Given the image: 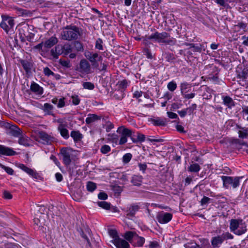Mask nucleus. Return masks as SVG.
<instances>
[{
  "label": "nucleus",
  "mask_w": 248,
  "mask_h": 248,
  "mask_svg": "<svg viewBox=\"0 0 248 248\" xmlns=\"http://www.w3.org/2000/svg\"><path fill=\"white\" fill-rule=\"evenodd\" d=\"M59 63L63 67L66 68H70L71 67L70 62L69 60H63L60 59L59 60Z\"/></svg>",
  "instance_id": "52"
},
{
  "label": "nucleus",
  "mask_w": 248,
  "mask_h": 248,
  "mask_svg": "<svg viewBox=\"0 0 248 248\" xmlns=\"http://www.w3.org/2000/svg\"><path fill=\"white\" fill-rule=\"evenodd\" d=\"M150 121L155 126H165L167 124L166 120L165 118L156 117L151 118Z\"/></svg>",
  "instance_id": "21"
},
{
  "label": "nucleus",
  "mask_w": 248,
  "mask_h": 248,
  "mask_svg": "<svg viewBox=\"0 0 248 248\" xmlns=\"http://www.w3.org/2000/svg\"><path fill=\"white\" fill-rule=\"evenodd\" d=\"M19 62L26 74L31 73L33 66V63L31 60H21Z\"/></svg>",
  "instance_id": "14"
},
{
  "label": "nucleus",
  "mask_w": 248,
  "mask_h": 248,
  "mask_svg": "<svg viewBox=\"0 0 248 248\" xmlns=\"http://www.w3.org/2000/svg\"><path fill=\"white\" fill-rule=\"evenodd\" d=\"M159 246V244L156 241L150 242L149 245V248H157Z\"/></svg>",
  "instance_id": "63"
},
{
  "label": "nucleus",
  "mask_w": 248,
  "mask_h": 248,
  "mask_svg": "<svg viewBox=\"0 0 248 248\" xmlns=\"http://www.w3.org/2000/svg\"><path fill=\"white\" fill-rule=\"evenodd\" d=\"M86 186L87 190L90 192H93L96 188V184L92 182H88Z\"/></svg>",
  "instance_id": "44"
},
{
  "label": "nucleus",
  "mask_w": 248,
  "mask_h": 248,
  "mask_svg": "<svg viewBox=\"0 0 248 248\" xmlns=\"http://www.w3.org/2000/svg\"><path fill=\"white\" fill-rule=\"evenodd\" d=\"M53 109V106L47 103H46L44 105L43 110L48 115H53L52 110Z\"/></svg>",
  "instance_id": "34"
},
{
  "label": "nucleus",
  "mask_w": 248,
  "mask_h": 248,
  "mask_svg": "<svg viewBox=\"0 0 248 248\" xmlns=\"http://www.w3.org/2000/svg\"><path fill=\"white\" fill-rule=\"evenodd\" d=\"M0 167L3 169V170H5V171L8 174H10V175H12L14 173V170H13L10 168V167H6L4 165H3L2 164H0Z\"/></svg>",
  "instance_id": "55"
},
{
  "label": "nucleus",
  "mask_w": 248,
  "mask_h": 248,
  "mask_svg": "<svg viewBox=\"0 0 248 248\" xmlns=\"http://www.w3.org/2000/svg\"><path fill=\"white\" fill-rule=\"evenodd\" d=\"M139 209L140 207L138 205H131L125 211L126 216L128 217H134L136 213L139 210Z\"/></svg>",
  "instance_id": "22"
},
{
  "label": "nucleus",
  "mask_w": 248,
  "mask_h": 248,
  "mask_svg": "<svg viewBox=\"0 0 248 248\" xmlns=\"http://www.w3.org/2000/svg\"><path fill=\"white\" fill-rule=\"evenodd\" d=\"M82 86L84 89L92 90L94 88L93 83L91 82H85L82 84Z\"/></svg>",
  "instance_id": "47"
},
{
  "label": "nucleus",
  "mask_w": 248,
  "mask_h": 248,
  "mask_svg": "<svg viewBox=\"0 0 248 248\" xmlns=\"http://www.w3.org/2000/svg\"><path fill=\"white\" fill-rule=\"evenodd\" d=\"M116 132L119 136V142L120 145L124 144L127 141V138L131 137L132 135L131 130L126 128L124 126L119 127Z\"/></svg>",
  "instance_id": "4"
},
{
  "label": "nucleus",
  "mask_w": 248,
  "mask_h": 248,
  "mask_svg": "<svg viewBox=\"0 0 248 248\" xmlns=\"http://www.w3.org/2000/svg\"><path fill=\"white\" fill-rule=\"evenodd\" d=\"M98 206L106 210H108L110 207V204L108 202L102 201L98 202L97 203Z\"/></svg>",
  "instance_id": "41"
},
{
  "label": "nucleus",
  "mask_w": 248,
  "mask_h": 248,
  "mask_svg": "<svg viewBox=\"0 0 248 248\" xmlns=\"http://www.w3.org/2000/svg\"><path fill=\"white\" fill-rule=\"evenodd\" d=\"M30 138L23 133H22L18 137V143L20 145H22L24 146H29L30 145Z\"/></svg>",
  "instance_id": "20"
},
{
  "label": "nucleus",
  "mask_w": 248,
  "mask_h": 248,
  "mask_svg": "<svg viewBox=\"0 0 248 248\" xmlns=\"http://www.w3.org/2000/svg\"><path fill=\"white\" fill-rule=\"evenodd\" d=\"M70 136L73 138L75 143L80 141L83 138V135L78 130L72 131L70 133Z\"/></svg>",
  "instance_id": "25"
},
{
  "label": "nucleus",
  "mask_w": 248,
  "mask_h": 248,
  "mask_svg": "<svg viewBox=\"0 0 248 248\" xmlns=\"http://www.w3.org/2000/svg\"><path fill=\"white\" fill-rule=\"evenodd\" d=\"M167 88L170 91L173 92L177 88V84L175 82L172 81L168 84Z\"/></svg>",
  "instance_id": "50"
},
{
  "label": "nucleus",
  "mask_w": 248,
  "mask_h": 248,
  "mask_svg": "<svg viewBox=\"0 0 248 248\" xmlns=\"http://www.w3.org/2000/svg\"><path fill=\"white\" fill-rule=\"evenodd\" d=\"M182 95L183 96L184 98L186 99H189L194 98L195 96V93H185L182 94Z\"/></svg>",
  "instance_id": "60"
},
{
  "label": "nucleus",
  "mask_w": 248,
  "mask_h": 248,
  "mask_svg": "<svg viewBox=\"0 0 248 248\" xmlns=\"http://www.w3.org/2000/svg\"><path fill=\"white\" fill-rule=\"evenodd\" d=\"M136 234L137 233L134 232L128 231L124 233V237L125 240L131 244L132 240Z\"/></svg>",
  "instance_id": "32"
},
{
  "label": "nucleus",
  "mask_w": 248,
  "mask_h": 248,
  "mask_svg": "<svg viewBox=\"0 0 248 248\" xmlns=\"http://www.w3.org/2000/svg\"><path fill=\"white\" fill-rule=\"evenodd\" d=\"M16 154L12 149L0 144V155L12 156Z\"/></svg>",
  "instance_id": "16"
},
{
  "label": "nucleus",
  "mask_w": 248,
  "mask_h": 248,
  "mask_svg": "<svg viewBox=\"0 0 248 248\" xmlns=\"http://www.w3.org/2000/svg\"><path fill=\"white\" fill-rule=\"evenodd\" d=\"M119 136L118 134L115 133H109L107 135V141L112 144L113 147L117 145H119Z\"/></svg>",
  "instance_id": "15"
},
{
  "label": "nucleus",
  "mask_w": 248,
  "mask_h": 248,
  "mask_svg": "<svg viewBox=\"0 0 248 248\" xmlns=\"http://www.w3.org/2000/svg\"><path fill=\"white\" fill-rule=\"evenodd\" d=\"M100 150L102 154H106L111 151V148L109 145L105 144L101 146Z\"/></svg>",
  "instance_id": "45"
},
{
  "label": "nucleus",
  "mask_w": 248,
  "mask_h": 248,
  "mask_svg": "<svg viewBox=\"0 0 248 248\" xmlns=\"http://www.w3.org/2000/svg\"><path fill=\"white\" fill-rule=\"evenodd\" d=\"M137 139L131 137V140L133 143H137L138 142H143L145 140V136L144 134L137 133Z\"/></svg>",
  "instance_id": "36"
},
{
  "label": "nucleus",
  "mask_w": 248,
  "mask_h": 248,
  "mask_svg": "<svg viewBox=\"0 0 248 248\" xmlns=\"http://www.w3.org/2000/svg\"><path fill=\"white\" fill-rule=\"evenodd\" d=\"M62 51V53L65 55H67L72 51V47L69 44H64L62 46H61Z\"/></svg>",
  "instance_id": "40"
},
{
  "label": "nucleus",
  "mask_w": 248,
  "mask_h": 248,
  "mask_svg": "<svg viewBox=\"0 0 248 248\" xmlns=\"http://www.w3.org/2000/svg\"><path fill=\"white\" fill-rule=\"evenodd\" d=\"M67 124L62 123H61L58 126V130L61 136L65 140L69 138V131L67 129Z\"/></svg>",
  "instance_id": "13"
},
{
  "label": "nucleus",
  "mask_w": 248,
  "mask_h": 248,
  "mask_svg": "<svg viewBox=\"0 0 248 248\" xmlns=\"http://www.w3.org/2000/svg\"><path fill=\"white\" fill-rule=\"evenodd\" d=\"M212 246L214 248H218L223 243L221 237L217 235L212 237L211 241Z\"/></svg>",
  "instance_id": "30"
},
{
  "label": "nucleus",
  "mask_w": 248,
  "mask_h": 248,
  "mask_svg": "<svg viewBox=\"0 0 248 248\" xmlns=\"http://www.w3.org/2000/svg\"><path fill=\"white\" fill-rule=\"evenodd\" d=\"M61 153L62 156L63 163L66 166L69 165L71 163L72 150L63 148L61 149Z\"/></svg>",
  "instance_id": "11"
},
{
  "label": "nucleus",
  "mask_w": 248,
  "mask_h": 248,
  "mask_svg": "<svg viewBox=\"0 0 248 248\" xmlns=\"http://www.w3.org/2000/svg\"><path fill=\"white\" fill-rule=\"evenodd\" d=\"M77 70L83 75H88L93 72L91 65L85 59H81L77 67Z\"/></svg>",
  "instance_id": "7"
},
{
  "label": "nucleus",
  "mask_w": 248,
  "mask_h": 248,
  "mask_svg": "<svg viewBox=\"0 0 248 248\" xmlns=\"http://www.w3.org/2000/svg\"><path fill=\"white\" fill-rule=\"evenodd\" d=\"M143 177L140 175H134L131 177V183L136 186H140L141 185Z\"/></svg>",
  "instance_id": "26"
},
{
  "label": "nucleus",
  "mask_w": 248,
  "mask_h": 248,
  "mask_svg": "<svg viewBox=\"0 0 248 248\" xmlns=\"http://www.w3.org/2000/svg\"><path fill=\"white\" fill-rule=\"evenodd\" d=\"M230 230L235 234L241 235L247 232V225L242 219H232L230 222Z\"/></svg>",
  "instance_id": "3"
},
{
  "label": "nucleus",
  "mask_w": 248,
  "mask_h": 248,
  "mask_svg": "<svg viewBox=\"0 0 248 248\" xmlns=\"http://www.w3.org/2000/svg\"><path fill=\"white\" fill-rule=\"evenodd\" d=\"M222 98L224 104L227 106L229 108H231L232 107L234 106V102L230 96H222Z\"/></svg>",
  "instance_id": "29"
},
{
  "label": "nucleus",
  "mask_w": 248,
  "mask_h": 248,
  "mask_svg": "<svg viewBox=\"0 0 248 248\" xmlns=\"http://www.w3.org/2000/svg\"><path fill=\"white\" fill-rule=\"evenodd\" d=\"M30 90L32 92L39 95H41L44 93L43 88L33 81L31 83Z\"/></svg>",
  "instance_id": "18"
},
{
  "label": "nucleus",
  "mask_w": 248,
  "mask_h": 248,
  "mask_svg": "<svg viewBox=\"0 0 248 248\" xmlns=\"http://www.w3.org/2000/svg\"><path fill=\"white\" fill-rule=\"evenodd\" d=\"M132 157V155L130 153H127L123 156V162L124 164H127L130 162Z\"/></svg>",
  "instance_id": "46"
},
{
  "label": "nucleus",
  "mask_w": 248,
  "mask_h": 248,
  "mask_svg": "<svg viewBox=\"0 0 248 248\" xmlns=\"http://www.w3.org/2000/svg\"><path fill=\"white\" fill-rule=\"evenodd\" d=\"M238 128L241 129V130H239L238 133L239 135V138L241 139H246L248 137V130L247 129L242 127L240 126H237Z\"/></svg>",
  "instance_id": "31"
},
{
  "label": "nucleus",
  "mask_w": 248,
  "mask_h": 248,
  "mask_svg": "<svg viewBox=\"0 0 248 248\" xmlns=\"http://www.w3.org/2000/svg\"><path fill=\"white\" fill-rule=\"evenodd\" d=\"M98 197L100 200H105L108 198V195L104 192H100L98 194Z\"/></svg>",
  "instance_id": "62"
},
{
  "label": "nucleus",
  "mask_w": 248,
  "mask_h": 248,
  "mask_svg": "<svg viewBox=\"0 0 248 248\" xmlns=\"http://www.w3.org/2000/svg\"><path fill=\"white\" fill-rule=\"evenodd\" d=\"M2 21L0 23V27L6 32L8 33L9 31L13 29L15 22L12 18L2 15L1 16Z\"/></svg>",
  "instance_id": "9"
},
{
  "label": "nucleus",
  "mask_w": 248,
  "mask_h": 248,
  "mask_svg": "<svg viewBox=\"0 0 248 248\" xmlns=\"http://www.w3.org/2000/svg\"><path fill=\"white\" fill-rule=\"evenodd\" d=\"M101 116H98L95 114H89L86 119V123L87 124H91L97 120L101 119Z\"/></svg>",
  "instance_id": "27"
},
{
  "label": "nucleus",
  "mask_w": 248,
  "mask_h": 248,
  "mask_svg": "<svg viewBox=\"0 0 248 248\" xmlns=\"http://www.w3.org/2000/svg\"><path fill=\"white\" fill-rule=\"evenodd\" d=\"M50 53L51 56L53 57L54 59H58L59 56L62 53L61 46L59 45L56 46L54 48L51 50Z\"/></svg>",
  "instance_id": "28"
},
{
  "label": "nucleus",
  "mask_w": 248,
  "mask_h": 248,
  "mask_svg": "<svg viewBox=\"0 0 248 248\" xmlns=\"http://www.w3.org/2000/svg\"><path fill=\"white\" fill-rule=\"evenodd\" d=\"M81 33L80 29L76 26H67L61 33L62 39L67 41L77 40Z\"/></svg>",
  "instance_id": "1"
},
{
  "label": "nucleus",
  "mask_w": 248,
  "mask_h": 248,
  "mask_svg": "<svg viewBox=\"0 0 248 248\" xmlns=\"http://www.w3.org/2000/svg\"><path fill=\"white\" fill-rule=\"evenodd\" d=\"M172 218V215L169 213L164 212H160L158 214L156 218L161 224H166L170 221Z\"/></svg>",
  "instance_id": "12"
},
{
  "label": "nucleus",
  "mask_w": 248,
  "mask_h": 248,
  "mask_svg": "<svg viewBox=\"0 0 248 248\" xmlns=\"http://www.w3.org/2000/svg\"><path fill=\"white\" fill-rule=\"evenodd\" d=\"M210 201H211L210 198H209L207 197H206V196H203V197L201 201V204L202 205L207 204L209 203Z\"/></svg>",
  "instance_id": "58"
},
{
  "label": "nucleus",
  "mask_w": 248,
  "mask_h": 248,
  "mask_svg": "<svg viewBox=\"0 0 248 248\" xmlns=\"http://www.w3.org/2000/svg\"><path fill=\"white\" fill-rule=\"evenodd\" d=\"M201 169L200 165L197 163L191 164L187 168V170L191 172H198Z\"/></svg>",
  "instance_id": "37"
},
{
  "label": "nucleus",
  "mask_w": 248,
  "mask_h": 248,
  "mask_svg": "<svg viewBox=\"0 0 248 248\" xmlns=\"http://www.w3.org/2000/svg\"><path fill=\"white\" fill-rule=\"evenodd\" d=\"M74 46L77 51L82 52L84 50V48L82 44L79 41H76L74 43Z\"/></svg>",
  "instance_id": "48"
},
{
  "label": "nucleus",
  "mask_w": 248,
  "mask_h": 248,
  "mask_svg": "<svg viewBox=\"0 0 248 248\" xmlns=\"http://www.w3.org/2000/svg\"><path fill=\"white\" fill-rule=\"evenodd\" d=\"M129 83V81H128L126 79H123L118 82L117 86L119 89L124 90L127 88Z\"/></svg>",
  "instance_id": "39"
},
{
  "label": "nucleus",
  "mask_w": 248,
  "mask_h": 248,
  "mask_svg": "<svg viewBox=\"0 0 248 248\" xmlns=\"http://www.w3.org/2000/svg\"><path fill=\"white\" fill-rule=\"evenodd\" d=\"M193 46L194 47L193 48L192 51L194 52L201 53L202 50H204L203 46L202 44H195V46Z\"/></svg>",
  "instance_id": "49"
},
{
  "label": "nucleus",
  "mask_w": 248,
  "mask_h": 248,
  "mask_svg": "<svg viewBox=\"0 0 248 248\" xmlns=\"http://www.w3.org/2000/svg\"><path fill=\"white\" fill-rule=\"evenodd\" d=\"M58 42V39L55 36H53L44 42L45 48H49L53 46Z\"/></svg>",
  "instance_id": "19"
},
{
  "label": "nucleus",
  "mask_w": 248,
  "mask_h": 248,
  "mask_svg": "<svg viewBox=\"0 0 248 248\" xmlns=\"http://www.w3.org/2000/svg\"><path fill=\"white\" fill-rule=\"evenodd\" d=\"M85 56L91 62L93 68H97L99 66L98 62H101L103 58L97 53L88 52L85 53Z\"/></svg>",
  "instance_id": "8"
},
{
  "label": "nucleus",
  "mask_w": 248,
  "mask_h": 248,
  "mask_svg": "<svg viewBox=\"0 0 248 248\" xmlns=\"http://www.w3.org/2000/svg\"><path fill=\"white\" fill-rule=\"evenodd\" d=\"M196 108L197 105L196 104H193L190 107L186 109L187 111V113L189 115H191L193 113L194 111L196 109Z\"/></svg>",
  "instance_id": "51"
},
{
  "label": "nucleus",
  "mask_w": 248,
  "mask_h": 248,
  "mask_svg": "<svg viewBox=\"0 0 248 248\" xmlns=\"http://www.w3.org/2000/svg\"><path fill=\"white\" fill-rule=\"evenodd\" d=\"M19 245L15 243H9L5 245V248H18Z\"/></svg>",
  "instance_id": "61"
},
{
  "label": "nucleus",
  "mask_w": 248,
  "mask_h": 248,
  "mask_svg": "<svg viewBox=\"0 0 248 248\" xmlns=\"http://www.w3.org/2000/svg\"><path fill=\"white\" fill-rule=\"evenodd\" d=\"M72 102L74 105H78L79 104L80 100L77 95H74L71 96Z\"/></svg>",
  "instance_id": "53"
},
{
  "label": "nucleus",
  "mask_w": 248,
  "mask_h": 248,
  "mask_svg": "<svg viewBox=\"0 0 248 248\" xmlns=\"http://www.w3.org/2000/svg\"><path fill=\"white\" fill-rule=\"evenodd\" d=\"M102 127L106 129L107 132H109L114 128V125L109 121L106 122V123H103Z\"/></svg>",
  "instance_id": "38"
},
{
  "label": "nucleus",
  "mask_w": 248,
  "mask_h": 248,
  "mask_svg": "<svg viewBox=\"0 0 248 248\" xmlns=\"http://www.w3.org/2000/svg\"><path fill=\"white\" fill-rule=\"evenodd\" d=\"M22 133L21 130L16 125L11 126L9 130V134L15 137L18 138Z\"/></svg>",
  "instance_id": "23"
},
{
  "label": "nucleus",
  "mask_w": 248,
  "mask_h": 248,
  "mask_svg": "<svg viewBox=\"0 0 248 248\" xmlns=\"http://www.w3.org/2000/svg\"><path fill=\"white\" fill-rule=\"evenodd\" d=\"M149 38L153 39L154 41L158 43H162L170 46L175 45L176 42L175 38L171 37L170 33L165 31L162 32L155 31L150 35Z\"/></svg>",
  "instance_id": "2"
},
{
  "label": "nucleus",
  "mask_w": 248,
  "mask_h": 248,
  "mask_svg": "<svg viewBox=\"0 0 248 248\" xmlns=\"http://www.w3.org/2000/svg\"><path fill=\"white\" fill-rule=\"evenodd\" d=\"M37 137L38 139L36 140L44 145H50L56 140L51 134H48L44 131H39Z\"/></svg>",
  "instance_id": "5"
},
{
  "label": "nucleus",
  "mask_w": 248,
  "mask_h": 248,
  "mask_svg": "<svg viewBox=\"0 0 248 248\" xmlns=\"http://www.w3.org/2000/svg\"><path fill=\"white\" fill-rule=\"evenodd\" d=\"M17 167L34 179H38L40 177L39 174L36 170L28 167L23 164L19 163L17 165Z\"/></svg>",
  "instance_id": "10"
},
{
  "label": "nucleus",
  "mask_w": 248,
  "mask_h": 248,
  "mask_svg": "<svg viewBox=\"0 0 248 248\" xmlns=\"http://www.w3.org/2000/svg\"><path fill=\"white\" fill-rule=\"evenodd\" d=\"M65 98L64 97H62L60 98L58 100V102L57 104V107L58 108H62L64 107L65 106V103L64 101Z\"/></svg>",
  "instance_id": "57"
},
{
  "label": "nucleus",
  "mask_w": 248,
  "mask_h": 248,
  "mask_svg": "<svg viewBox=\"0 0 248 248\" xmlns=\"http://www.w3.org/2000/svg\"><path fill=\"white\" fill-rule=\"evenodd\" d=\"M247 27V24L243 22L239 23L237 25L234 26L235 30L239 31L240 29L245 30Z\"/></svg>",
  "instance_id": "54"
},
{
  "label": "nucleus",
  "mask_w": 248,
  "mask_h": 248,
  "mask_svg": "<svg viewBox=\"0 0 248 248\" xmlns=\"http://www.w3.org/2000/svg\"><path fill=\"white\" fill-rule=\"evenodd\" d=\"M168 116L170 119H177L178 118V115L172 112L168 111L167 112Z\"/></svg>",
  "instance_id": "64"
},
{
  "label": "nucleus",
  "mask_w": 248,
  "mask_h": 248,
  "mask_svg": "<svg viewBox=\"0 0 248 248\" xmlns=\"http://www.w3.org/2000/svg\"><path fill=\"white\" fill-rule=\"evenodd\" d=\"M191 87V84L186 82L181 83L180 85V90L182 94L186 93L188 91L187 90L190 89Z\"/></svg>",
  "instance_id": "33"
},
{
  "label": "nucleus",
  "mask_w": 248,
  "mask_h": 248,
  "mask_svg": "<svg viewBox=\"0 0 248 248\" xmlns=\"http://www.w3.org/2000/svg\"><path fill=\"white\" fill-rule=\"evenodd\" d=\"M221 178L223 183V186L226 188H228L230 186H232L233 188H235L240 185V177L222 176Z\"/></svg>",
  "instance_id": "6"
},
{
  "label": "nucleus",
  "mask_w": 248,
  "mask_h": 248,
  "mask_svg": "<svg viewBox=\"0 0 248 248\" xmlns=\"http://www.w3.org/2000/svg\"><path fill=\"white\" fill-rule=\"evenodd\" d=\"M222 242L228 240H232L234 238L233 235L228 232H224L222 234L219 235Z\"/></svg>",
  "instance_id": "35"
},
{
  "label": "nucleus",
  "mask_w": 248,
  "mask_h": 248,
  "mask_svg": "<svg viewBox=\"0 0 248 248\" xmlns=\"http://www.w3.org/2000/svg\"><path fill=\"white\" fill-rule=\"evenodd\" d=\"M145 243V239L144 237L139 236L137 234L131 241V244L134 247H142Z\"/></svg>",
  "instance_id": "17"
},
{
  "label": "nucleus",
  "mask_w": 248,
  "mask_h": 248,
  "mask_svg": "<svg viewBox=\"0 0 248 248\" xmlns=\"http://www.w3.org/2000/svg\"><path fill=\"white\" fill-rule=\"evenodd\" d=\"M109 234L110 236L113 239L114 242L117 241V239L120 238L118 235V232L116 230L112 229L109 230Z\"/></svg>",
  "instance_id": "43"
},
{
  "label": "nucleus",
  "mask_w": 248,
  "mask_h": 248,
  "mask_svg": "<svg viewBox=\"0 0 248 248\" xmlns=\"http://www.w3.org/2000/svg\"><path fill=\"white\" fill-rule=\"evenodd\" d=\"M117 248H130L128 242L121 238L117 239V241L114 242Z\"/></svg>",
  "instance_id": "24"
},
{
  "label": "nucleus",
  "mask_w": 248,
  "mask_h": 248,
  "mask_svg": "<svg viewBox=\"0 0 248 248\" xmlns=\"http://www.w3.org/2000/svg\"><path fill=\"white\" fill-rule=\"evenodd\" d=\"M138 167L140 171H142L143 173H144L146 170L147 169V166L145 163H139Z\"/></svg>",
  "instance_id": "59"
},
{
  "label": "nucleus",
  "mask_w": 248,
  "mask_h": 248,
  "mask_svg": "<svg viewBox=\"0 0 248 248\" xmlns=\"http://www.w3.org/2000/svg\"><path fill=\"white\" fill-rule=\"evenodd\" d=\"M95 48L99 50H103V42L101 38H98L95 41Z\"/></svg>",
  "instance_id": "42"
},
{
  "label": "nucleus",
  "mask_w": 248,
  "mask_h": 248,
  "mask_svg": "<svg viewBox=\"0 0 248 248\" xmlns=\"http://www.w3.org/2000/svg\"><path fill=\"white\" fill-rule=\"evenodd\" d=\"M43 71L46 76L49 77L51 75H55V74L47 67H45Z\"/></svg>",
  "instance_id": "56"
}]
</instances>
